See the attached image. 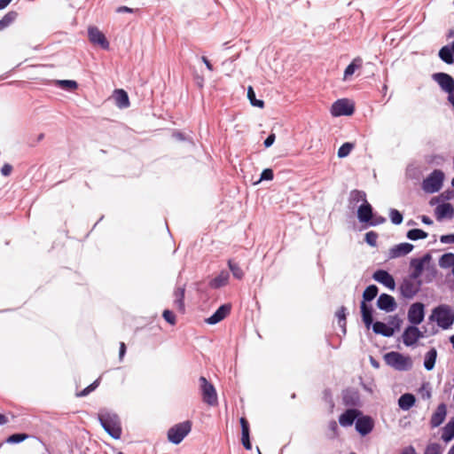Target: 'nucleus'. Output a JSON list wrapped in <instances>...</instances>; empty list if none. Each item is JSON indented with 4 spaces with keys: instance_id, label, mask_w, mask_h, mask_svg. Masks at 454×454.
Returning a JSON list of instances; mask_svg holds the SVG:
<instances>
[{
    "instance_id": "nucleus-49",
    "label": "nucleus",
    "mask_w": 454,
    "mask_h": 454,
    "mask_svg": "<svg viewBox=\"0 0 454 454\" xmlns=\"http://www.w3.org/2000/svg\"><path fill=\"white\" fill-rule=\"evenodd\" d=\"M273 179V171L272 169L270 168H265L262 174H261V178H260V181H262V180H272Z\"/></svg>"
},
{
    "instance_id": "nucleus-35",
    "label": "nucleus",
    "mask_w": 454,
    "mask_h": 454,
    "mask_svg": "<svg viewBox=\"0 0 454 454\" xmlns=\"http://www.w3.org/2000/svg\"><path fill=\"white\" fill-rule=\"evenodd\" d=\"M358 202L366 203V194L363 191L354 190L350 192V203L356 205Z\"/></svg>"
},
{
    "instance_id": "nucleus-17",
    "label": "nucleus",
    "mask_w": 454,
    "mask_h": 454,
    "mask_svg": "<svg viewBox=\"0 0 454 454\" xmlns=\"http://www.w3.org/2000/svg\"><path fill=\"white\" fill-rule=\"evenodd\" d=\"M447 415V407L445 403H440L430 419V426L434 428L443 423Z\"/></svg>"
},
{
    "instance_id": "nucleus-9",
    "label": "nucleus",
    "mask_w": 454,
    "mask_h": 454,
    "mask_svg": "<svg viewBox=\"0 0 454 454\" xmlns=\"http://www.w3.org/2000/svg\"><path fill=\"white\" fill-rule=\"evenodd\" d=\"M433 79L439 84L441 89L448 93V96L454 92V79L448 74L436 73Z\"/></svg>"
},
{
    "instance_id": "nucleus-59",
    "label": "nucleus",
    "mask_w": 454,
    "mask_h": 454,
    "mask_svg": "<svg viewBox=\"0 0 454 454\" xmlns=\"http://www.w3.org/2000/svg\"><path fill=\"white\" fill-rule=\"evenodd\" d=\"M421 221L425 223V224H427V225H431L433 224V221L430 217L427 216V215H422L421 216Z\"/></svg>"
},
{
    "instance_id": "nucleus-29",
    "label": "nucleus",
    "mask_w": 454,
    "mask_h": 454,
    "mask_svg": "<svg viewBox=\"0 0 454 454\" xmlns=\"http://www.w3.org/2000/svg\"><path fill=\"white\" fill-rule=\"evenodd\" d=\"M116 106L120 108H126L129 106V97L123 90H116L114 92Z\"/></svg>"
},
{
    "instance_id": "nucleus-4",
    "label": "nucleus",
    "mask_w": 454,
    "mask_h": 454,
    "mask_svg": "<svg viewBox=\"0 0 454 454\" xmlns=\"http://www.w3.org/2000/svg\"><path fill=\"white\" fill-rule=\"evenodd\" d=\"M432 317H435L438 325L442 329L450 328L454 322V313L447 305H441L435 308Z\"/></svg>"
},
{
    "instance_id": "nucleus-23",
    "label": "nucleus",
    "mask_w": 454,
    "mask_h": 454,
    "mask_svg": "<svg viewBox=\"0 0 454 454\" xmlns=\"http://www.w3.org/2000/svg\"><path fill=\"white\" fill-rule=\"evenodd\" d=\"M439 58L447 64L454 63V41L439 51Z\"/></svg>"
},
{
    "instance_id": "nucleus-19",
    "label": "nucleus",
    "mask_w": 454,
    "mask_h": 454,
    "mask_svg": "<svg viewBox=\"0 0 454 454\" xmlns=\"http://www.w3.org/2000/svg\"><path fill=\"white\" fill-rule=\"evenodd\" d=\"M231 306L230 304H223L220 306L217 310L209 317L206 319L208 325H215L224 319L231 312Z\"/></svg>"
},
{
    "instance_id": "nucleus-54",
    "label": "nucleus",
    "mask_w": 454,
    "mask_h": 454,
    "mask_svg": "<svg viewBox=\"0 0 454 454\" xmlns=\"http://www.w3.org/2000/svg\"><path fill=\"white\" fill-rule=\"evenodd\" d=\"M400 454H417L413 446H407L403 448Z\"/></svg>"
},
{
    "instance_id": "nucleus-24",
    "label": "nucleus",
    "mask_w": 454,
    "mask_h": 454,
    "mask_svg": "<svg viewBox=\"0 0 454 454\" xmlns=\"http://www.w3.org/2000/svg\"><path fill=\"white\" fill-rule=\"evenodd\" d=\"M184 286H178L174 291V307L180 312H184Z\"/></svg>"
},
{
    "instance_id": "nucleus-53",
    "label": "nucleus",
    "mask_w": 454,
    "mask_h": 454,
    "mask_svg": "<svg viewBox=\"0 0 454 454\" xmlns=\"http://www.w3.org/2000/svg\"><path fill=\"white\" fill-rule=\"evenodd\" d=\"M275 134H270L268 136V137L264 140V145L265 147H270L273 145L274 141H275Z\"/></svg>"
},
{
    "instance_id": "nucleus-1",
    "label": "nucleus",
    "mask_w": 454,
    "mask_h": 454,
    "mask_svg": "<svg viewBox=\"0 0 454 454\" xmlns=\"http://www.w3.org/2000/svg\"><path fill=\"white\" fill-rule=\"evenodd\" d=\"M98 419L106 432L114 439H120L121 436V421L117 414L107 410H102L98 413Z\"/></svg>"
},
{
    "instance_id": "nucleus-37",
    "label": "nucleus",
    "mask_w": 454,
    "mask_h": 454,
    "mask_svg": "<svg viewBox=\"0 0 454 454\" xmlns=\"http://www.w3.org/2000/svg\"><path fill=\"white\" fill-rule=\"evenodd\" d=\"M228 266L235 278H237V279L243 278L244 271L237 262H233L232 260H229Z\"/></svg>"
},
{
    "instance_id": "nucleus-39",
    "label": "nucleus",
    "mask_w": 454,
    "mask_h": 454,
    "mask_svg": "<svg viewBox=\"0 0 454 454\" xmlns=\"http://www.w3.org/2000/svg\"><path fill=\"white\" fill-rule=\"evenodd\" d=\"M427 237V233L420 229H412L407 232V238L411 240L423 239Z\"/></svg>"
},
{
    "instance_id": "nucleus-57",
    "label": "nucleus",
    "mask_w": 454,
    "mask_h": 454,
    "mask_svg": "<svg viewBox=\"0 0 454 454\" xmlns=\"http://www.w3.org/2000/svg\"><path fill=\"white\" fill-rule=\"evenodd\" d=\"M202 61L204 62V64L206 65L207 68L209 70V71H213V66L212 64L209 62V60L206 58V57H202L201 58Z\"/></svg>"
},
{
    "instance_id": "nucleus-20",
    "label": "nucleus",
    "mask_w": 454,
    "mask_h": 454,
    "mask_svg": "<svg viewBox=\"0 0 454 454\" xmlns=\"http://www.w3.org/2000/svg\"><path fill=\"white\" fill-rule=\"evenodd\" d=\"M360 414L361 412L356 409H348L340 416L339 422L341 427H350L353 425L355 420L357 419Z\"/></svg>"
},
{
    "instance_id": "nucleus-30",
    "label": "nucleus",
    "mask_w": 454,
    "mask_h": 454,
    "mask_svg": "<svg viewBox=\"0 0 454 454\" xmlns=\"http://www.w3.org/2000/svg\"><path fill=\"white\" fill-rule=\"evenodd\" d=\"M361 313L364 325L369 328L372 324V309L364 301L361 303Z\"/></svg>"
},
{
    "instance_id": "nucleus-48",
    "label": "nucleus",
    "mask_w": 454,
    "mask_h": 454,
    "mask_svg": "<svg viewBox=\"0 0 454 454\" xmlns=\"http://www.w3.org/2000/svg\"><path fill=\"white\" fill-rule=\"evenodd\" d=\"M164 319L170 325L176 324V317L174 313L169 309H165L162 314Z\"/></svg>"
},
{
    "instance_id": "nucleus-12",
    "label": "nucleus",
    "mask_w": 454,
    "mask_h": 454,
    "mask_svg": "<svg viewBox=\"0 0 454 454\" xmlns=\"http://www.w3.org/2000/svg\"><path fill=\"white\" fill-rule=\"evenodd\" d=\"M423 333L416 325L408 326L403 333V341L406 346H412L418 340L423 338Z\"/></svg>"
},
{
    "instance_id": "nucleus-5",
    "label": "nucleus",
    "mask_w": 454,
    "mask_h": 454,
    "mask_svg": "<svg viewBox=\"0 0 454 454\" xmlns=\"http://www.w3.org/2000/svg\"><path fill=\"white\" fill-rule=\"evenodd\" d=\"M191 429L192 423L189 420L176 424L168 429V439L170 442L178 444L190 433Z\"/></svg>"
},
{
    "instance_id": "nucleus-52",
    "label": "nucleus",
    "mask_w": 454,
    "mask_h": 454,
    "mask_svg": "<svg viewBox=\"0 0 454 454\" xmlns=\"http://www.w3.org/2000/svg\"><path fill=\"white\" fill-rule=\"evenodd\" d=\"M12 170V167L10 164H4L1 168V173L3 176H7L11 174Z\"/></svg>"
},
{
    "instance_id": "nucleus-42",
    "label": "nucleus",
    "mask_w": 454,
    "mask_h": 454,
    "mask_svg": "<svg viewBox=\"0 0 454 454\" xmlns=\"http://www.w3.org/2000/svg\"><path fill=\"white\" fill-rule=\"evenodd\" d=\"M247 97L250 100V103L254 106H258V107H263L264 106V102L262 100H259V99H256L255 98V94H254V91L253 90V88L250 86L248 87L247 89Z\"/></svg>"
},
{
    "instance_id": "nucleus-56",
    "label": "nucleus",
    "mask_w": 454,
    "mask_h": 454,
    "mask_svg": "<svg viewBox=\"0 0 454 454\" xmlns=\"http://www.w3.org/2000/svg\"><path fill=\"white\" fill-rule=\"evenodd\" d=\"M116 12H119V13H121V12H133V9L129 8L127 6H121L119 8H117Z\"/></svg>"
},
{
    "instance_id": "nucleus-31",
    "label": "nucleus",
    "mask_w": 454,
    "mask_h": 454,
    "mask_svg": "<svg viewBox=\"0 0 454 454\" xmlns=\"http://www.w3.org/2000/svg\"><path fill=\"white\" fill-rule=\"evenodd\" d=\"M454 438V417L445 425L442 429V439L445 442H450Z\"/></svg>"
},
{
    "instance_id": "nucleus-28",
    "label": "nucleus",
    "mask_w": 454,
    "mask_h": 454,
    "mask_svg": "<svg viewBox=\"0 0 454 454\" xmlns=\"http://www.w3.org/2000/svg\"><path fill=\"white\" fill-rule=\"evenodd\" d=\"M230 274L226 270H222L215 278L210 281V286L213 288H220L228 284Z\"/></svg>"
},
{
    "instance_id": "nucleus-40",
    "label": "nucleus",
    "mask_w": 454,
    "mask_h": 454,
    "mask_svg": "<svg viewBox=\"0 0 454 454\" xmlns=\"http://www.w3.org/2000/svg\"><path fill=\"white\" fill-rule=\"evenodd\" d=\"M354 146L355 145L352 143H349V142L344 143L338 150V157L339 158L347 157L351 153Z\"/></svg>"
},
{
    "instance_id": "nucleus-58",
    "label": "nucleus",
    "mask_w": 454,
    "mask_h": 454,
    "mask_svg": "<svg viewBox=\"0 0 454 454\" xmlns=\"http://www.w3.org/2000/svg\"><path fill=\"white\" fill-rule=\"evenodd\" d=\"M125 352H126V346L123 342H121L120 352H119V356H120L121 359L124 356Z\"/></svg>"
},
{
    "instance_id": "nucleus-27",
    "label": "nucleus",
    "mask_w": 454,
    "mask_h": 454,
    "mask_svg": "<svg viewBox=\"0 0 454 454\" xmlns=\"http://www.w3.org/2000/svg\"><path fill=\"white\" fill-rule=\"evenodd\" d=\"M416 402V398L412 394L406 393L402 395L398 399V405L403 411H409Z\"/></svg>"
},
{
    "instance_id": "nucleus-7",
    "label": "nucleus",
    "mask_w": 454,
    "mask_h": 454,
    "mask_svg": "<svg viewBox=\"0 0 454 454\" xmlns=\"http://www.w3.org/2000/svg\"><path fill=\"white\" fill-rule=\"evenodd\" d=\"M354 104L347 99H338L335 101L331 108V114L333 116L351 115L354 113Z\"/></svg>"
},
{
    "instance_id": "nucleus-11",
    "label": "nucleus",
    "mask_w": 454,
    "mask_h": 454,
    "mask_svg": "<svg viewBox=\"0 0 454 454\" xmlns=\"http://www.w3.org/2000/svg\"><path fill=\"white\" fill-rule=\"evenodd\" d=\"M88 36L91 43L98 44L104 50L109 49V42L98 27H89Z\"/></svg>"
},
{
    "instance_id": "nucleus-15",
    "label": "nucleus",
    "mask_w": 454,
    "mask_h": 454,
    "mask_svg": "<svg viewBox=\"0 0 454 454\" xmlns=\"http://www.w3.org/2000/svg\"><path fill=\"white\" fill-rule=\"evenodd\" d=\"M413 247V245L406 242L395 245L388 250V258L395 259L401 256H404L411 253Z\"/></svg>"
},
{
    "instance_id": "nucleus-63",
    "label": "nucleus",
    "mask_w": 454,
    "mask_h": 454,
    "mask_svg": "<svg viewBox=\"0 0 454 454\" xmlns=\"http://www.w3.org/2000/svg\"><path fill=\"white\" fill-rule=\"evenodd\" d=\"M90 393V389L88 387L84 388L82 391H81L79 394H77L78 396H85Z\"/></svg>"
},
{
    "instance_id": "nucleus-6",
    "label": "nucleus",
    "mask_w": 454,
    "mask_h": 454,
    "mask_svg": "<svg viewBox=\"0 0 454 454\" xmlns=\"http://www.w3.org/2000/svg\"><path fill=\"white\" fill-rule=\"evenodd\" d=\"M200 389L201 392L203 401L210 405L215 406L217 404V394L215 387L209 383L207 379L201 376L199 379Z\"/></svg>"
},
{
    "instance_id": "nucleus-14",
    "label": "nucleus",
    "mask_w": 454,
    "mask_h": 454,
    "mask_svg": "<svg viewBox=\"0 0 454 454\" xmlns=\"http://www.w3.org/2000/svg\"><path fill=\"white\" fill-rule=\"evenodd\" d=\"M373 279L386 287L394 290L395 287V283L394 278L384 270H378L373 273Z\"/></svg>"
},
{
    "instance_id": "nucleus-64",
    "label": "nucleus",
    "mask_w": 454,
    "mask_h": 454,
    "mask_svg": "<svg viewBox=\"0 0 454 454\" xmlns=\"http://www.w3.org/2000/svg\"><path fill=\"white\" fill-rule=\"evenodd\" d=\"M98 380H95L92 384H90L89 387H87L89 389H90V392L96 389V387L98 386Z\"/></svg>"
},
{
    "instance_id": "nucleus-38",
    "label": "nucleus",
    "mask_w": 454,
    "mask_h": 454,
    "mask_svg": "<svg viewBox=\"0 0 454 454\" xmlns=\"http://www.w3.org/2000/svg\"><path fill=\"white\" fill-rule=\"evenodd\" d=\"M336 317L338 318V325L341 328L342 333H346V308L340 307L337 312Z\"/></svg>"
},
{
    "instance_id": "nucleus-8",
    "label": "nucleus",
    "mask_w": 454,
    "mask_h": 454,
    "mask_svg": "<svg viewBox=\"0 0 454 454\" xmlns=\"http://www.w3.org/2000/svg\"><path fill=\"white\" fill-rule=\"evenodd\" d=\"M421 286V281L411 278H406L403 281L400 291L403 297L411 299L417 294L419 291Z\"/></svg>"
},
{
    "instance_id": "nucleus-34",
    "label": "nucleus",
    "mask_w": 454,
    "mask_h": 454,
    "mask_svg": "<svg viewBox=\"0 0 454 454\" xmlns=\"http://www.w3.org/2000/svg\"><path fill=\"white\" fill-rule=\"evenodd\" d=\"M439 266L442 269L454 268V254L447 253L442 254L439 259Z\"/></svg>"
},
{
    "instance_id": "nucleus-16",
    "label": "nucleus",
    "mask_w": 454,
    "mask_h": 454,
    "mask_svg": "<svg viewBox=\"0 0 454 454\" xmlns=\"http://www.w3.org/2000/svg\"><path fill=\"white\" fill-rule=\"evenodd\" d=\"M377 306L381 310L392 312L396 309V302L393 296L382 294L378 298Z\"/></svg>"
},
{
    "instance_id": "nucleus-47",
    "label": "nucleus",
    "mask_w": 454,
    "mask_h": 454,
    "mask_svg": "<svg viewBox=\"0 0 454 454\" xmlns=\"http://www.w3.org/2000/svg\"><path fill=\"white\" fill-rule=\"evenodd\" d=\"M14 19V14L8 13L0 20V31L9 26Z\"/></svg>"
},
{
    "instance_id": "nucleus-51",
    "label": "nucleus",
    "mask_w": 454,
    "mask_h": 454,
    "mask_svg": "<svg viewBox=\"0 0 454 454\" xmlns=\"http://www.w3.org/2000/svg\"><path fill=\"white\" fill-rule=\"evenodd\" d=\"M329 430L332 432L331 437H335L338 432V425L335 420H331L328 425Z\"/></svg>"
},
{
    "instance_id": "nucleus-41",
    "label": "nucleus",
    "mask_w": 454,
    "mask_h": 454,
    "mask_svg": "<svg viewBox=\"0 0 454 454\" xmlns=\"http://www.w3.org/2000/svg\"><path fill=\"white\" fill-rule=\"evenodd\" d=\"M56 83L63 90H73L77 88V82L72 80H58Z\"/></svg>"
},
{
    "instance_id": "nucleus-62",
    "label": "nucleus",
    "mask_w": 454,
    "mask_h": 454,
    "mask_svg": "<svg viewBox=\"0 0 454 454\" xmlns=\"http://www.w3.org/2000/svg\"><path fill=\"white\" fill-rule=\"evenodd\" d=\"M421 395L423 399H429L431 398V391L427 389L425 392H422Z\"/></svg>"
},
{
    "instance_id": "nucleus-3",
    "label": "nucleus",
    "mask_w": 454,
    "mask_h": 454,
    "mask_svg": "<svg viewBox=\"0 0 454 454\" xmlns=\"http://www.w3.org/2000/svg\"><path fill=\"white\" fill-rule=\"evenodd\" d=\"M444 180V174L440 169H434L422 182V189L427 193H434L441 190Z\"/></svg>"
},
{
    "instance_id": "nucleus-33",
    "label": "nucleus",
    "mask_w": 454,
    "mask_h": 454,
    "mask_svg": "<svg viewBox=\"0 0 454 454\" xmlns=\"http://www.w3.org/2000/svg\"><path fill=\"white\" fill-rule=\"evenodd\" d=\"M362 59L360 58H356L345 69L344 71V80H348L349 76H351L355 71L361 67Z\"/></svg>"
},
{
    "instance_id": "nucleus-18",
    "label": "nucleus",
    "mask_w": 454,
    "mask_h": 454,
    "mask_svg": "<svg viewBox=\"0 0 454 454\" xmlns=\"http://www.w3.org/2000/svg\"><path fill=\"white\" fill-rule=\"evenodd\" d=\"M429 254H426L420 259H412L411 262V266L412 267L413 270L411 273L410 278L419 280V278L422 274L425 263L429 262Z\"/></svg>"
},
{
    "instance_id": "nucleus-32",
    "label": "nucleus",
    "mask_w": 454,
    "mask_h": 454,
    "mask_svg": "<svg viewBox=\"0 0 454 454\" xmlns=\"http://www.w3.org/2000/svg\"><path fill=\"white\" fill-rule=\"evenodd\" d=\"M437 356V351L435 348H431L425 355L424 366L427 371H431L434 369L435 364V360Z\"/></svg>"
},
{
    "instance_id": "nucleus-36",
    "label": "nucleus",
    "mask_w": 454,
    "mask_h": 454,
    "mask_svg": "<svg viewBox=\"0 0 454 454\" xmlns=\"http://www.w3.org/2000/svg\"><path fill=\"white\" fill-rule=\"evenodd\" d=\"M378 287L375 285H371L365 288L363 294V301H372L378 294Z\"/></svg>"
},
{
    "instance_id": "nucleus-50",
    "label": "nucleus",
    "mask_w": 454,
    "mask_h": 454,
    "mask_svg": "<svg viewBox=\"0 0 454 454\" xmlns=\"http://www.w3.org/2000/svg\"><path fill=\"white\" fill-rule=\"evenodd\" d=\"M440 241L442 244H450L454 243V234L442 235L440 237Z\"/></svg>"
},
{
    "instance_id": "nucleus-46",
    "label": "nucleus",
    "mask_w": 454,
    "mask_h": 454,
    "mask_svg": "<svg viewBox=\"0 0 454 454\" xmlns=\"http://www.w3.org/2000/svg\"><path fill=\"white\" fill-rule=\"evenodd\" d=\"M424 454H442L441 446L438 443H431L429 444Z\"/></svg>"
},
{
    "instance_id": "nucleus-45",
    "label": "nucleus",
    "mask_w": 454,
    "mask_h": 454,
    "mask_svg": "<svg viewBox=\"0 0 454 454\" xmlns=\"http://www.w3.org/2000/svg\"><path fill=\"white\" fill-rule=\"evenodd\" d=\"M378 234L374 231H369L365 234V241L371 247H376Z\"/></svg>"
},
{
    "instance_id": "nucleus-60",
    "label": "nucleus",
    "mask_w": 454,
    "mask_h": 454,
    "mask_svg": "<svg viewBox=\"0 0 454 454\" xmlns=\"http://www.w3.org/2000/svg\"><path fill=\"white\" fill-rule=\"evenodd\" d=\"M399 323H400V320L398 319V317L396 316L392 317L391 320L389 321V324L395 325L396 328L399 327Z\"/></svg>"
},
{
    "instance_id": "nucleus-44",
    "label": "nucleus",
    "mask_w": 454,
    "mask_h": 454,
    "mask_svg": "<svg viewBox=\"0 0 454 454\" xmlns=\"http://www.w3.org/2000/svg\"><path fill=\"white\" fill-rule=\"evenodd\" d=\"M389 217L394 224H400L403 222V215L396 209H390Z\"/></svg>"
},
{
    "instance_id": "nucleus-61",
    "label": "nucleus",
    "mask_w": 454,
    "mask_h": 454,
    "mask_svg": "<svg viewBox=\"0 0 454 454\" xmlns=\"http://www.w3.org/2000/svg\"><path fill=\"white\" fill-rule=\"evenodd\" d=\"M12 0H0V10L4 9Z\"/></svg>"
},
{
    "instance_id": "nucleus-10",
    "label": "nucleus",
    "mask_w": 454,
    "mask_h": 454,
    "mask_svg": "<svg viewBox=\"0 0 454 454\" xmlns=\"http://www.w3.org/2000/svg\"><path fill=\"white\" fill-rule=\"evenodd\" d=\"M425 317L424 305L420 302L413 303L408 310V320L413 325L420 324Z\"/></svg>"
},
{
    "instance_id": "nucleus-25",
    "label": "nucleus",
    "mask_w": 454,
    "mask_h": 454,
    "mask_svg": "<svg viewBox=\"0 0 454 454\" xmlns=\"http://www.w3.org/2000/svg\"><path fill=\"white\" fill-rule=\"evenodd\" d=\"M372 330L375 333L385 337H391L395 333V329L392 326L379 321L372 325Z\"/></svg>"
},
{
    "instance_id": "nucleus-2",
    "label": "nucleus",
    "mask_w": 454,
    "mask_h": 454,
    "mask_svg": "<svg viewBox=\"0 0 454 454\" xmlns=\"http://www.w3.org/2000/svg\"><path fill=\"white\" fill-rule=\"evenodd\" d=\"M385 362L397 371H408L412 367V359L409 356L391 351L384 356Z\"/></svg>"
},
{
    "instance_id": "nucleus-13",
    "label": "nucleus",
    "mask_w": 454,
    "mask_h": 454,
    "mask_svg": "<svg viewBox=\"0 0 454 454\" xmlns=\"http://www.w3.org/2000/svg\"><path fill=\"white\" fill-rule=\"evenodd\" d=\"M374 427L373 419L369 416H362L356 420V430L363 436L370 434Z\"/></svg>"
},
{
    "instance_id": "nucleus-55",
    "label": "nucleus",
    "mask_w": 454,
    "mask_h": 454,
    "mask_svg": "<svg viewBox=\"0 0 454 454\" xmlns=\"http://www.w3.org/2000/svg\"><path fill=\"white\" fill-rule=\"evenodd\" d=\"M386 221V219L382 216H379V217H376L374 219V221H372L370 223L371 225H377V224H380V223H383L384 222Z\"/></svg>"
},
{
    "instance_id": "nucleus-22",
    "label": "nucleus",
    "mask_w": 454,
    "mask_h": 454,
    "mask_svg": "<svg viewBox=\"0 0 454 454\" xmlns=\"http://www.w3.org/2000/svg\"><path fill=\"white\" fill-rule=\"evenodd\" d=\"M435 215L438 220L442 218H452L454 215V208L450 203H443L435 208Z\"/></svg>"
},
{
    "instance_id": "nucleus-26",
    "label": "nucleus",
    "mask_w": 454,
    "mask_h": 454,
    "mask_svg": "<svg viewBox=\"0 0 454 454\" xmlns=\"http://www.w3.org/2000/svg\"><path fill=\"white\" fill-rule=\"evenodd\" d=\"M240 425L242 430L241 441L242 444L247 450H251L252 445L249 440V424L245 418L240 419Z\"/></svg>"
},
{
    "instance_id": "nucleus-43",
    "label": "nucleus",
    "mask_w": 454,
    "mask_h": 454,
    "mask_svg": "<svg viewBox=\"0 0 454 454\" xmlns=\"http://www.w3.org/2000/svg\"><path fill=\"white\" fill-rule=\"evenodd\" d=\"M27 438H28V434H14L10 435L7 438L6 442L8 443H12V444L20 443Z\"/></svg>"
},
{
    "instance_id": "nucleus-21",
    "label": "nucleus",
    "mask_w": 454,
    "mask_h": 454,
    "mask_svg": "<svg viewBox=\"0 0 454 454\" xmlns=\"http://www.w3.org/2000/svg\"><path fill=\"white\" fill-rule=\"evenodd\" d=\"M357 217L361 223H368L372 219V207L368 202L362 203L358 207Z\"/></svg>"
}]
</instances>
